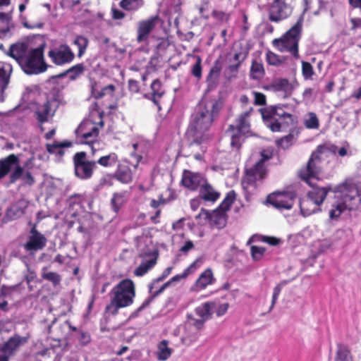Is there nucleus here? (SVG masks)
Instances as JSON below:
<instances>
[{
	"label": "nucleus",
	"mask_w": 361,
	"mask_h": 361,
	"mask_svg": "<svg viewBox=\"0 0 361 361\" xmlns=\"http://www.w3.org/2000/svg\"><path fill=\"white\" fill-rule=\"evenodd\" d=\"M221 99H212L204 104H200L192 116L188 133L193 137L191 145H202L211 139L207 132L211 128L216 117L223 108Z\"/></svg>",
	"instance_id": "f257e3e1"
},
{
	"label": "nucleus",
	"mask_w": 361,
	"mask_h": 361,
	"mask_svg": "<svg viewBox=\"0 0 361 361\" xmlns=\"http://www.w3.org/2000/svg\"><path fill=\"white\" fill-rule=\"evenodd\" d=\"M285 107L286 105L279 104L259 109L263 123L271 132H281L283 128L297 125V116L286 112Z\"/></svg>",
	"instance_id": "f03ea898"
},
{
	"label": "nucleus",
	"mask_w": 361,
	"mask_h": 361,
	"mask_svg": "<svg viewBox=\"0 0 361 361\" xmlns=\"http://www.w3.org/2000/svg\"><path fill=\"white\" fill-rule=\"evenodd\" d=\"M111 300L106 306L105 312L111 315H116L119 309L130 306L135 297L134 282L129 279L121 280L110 291Z\"/></svg>",
	"instance_id": "7ed1b4c3"
},
{
	"label": "nucleus",
	"mask_w": 361,
	"mask_h": 361,
	"mask_svg": "<svg viewBox=\"0 0 361 361\" xmlns=\"http://www.w3.org/2000/svg\"><path fill=\"white\" fill-rule=\"evenodd\" d=\"M333 192L338 194L337 197L340 202L329 211L331 219L338 217L346 209H354L360 202L357 187L352 183L345 181L337 185Z\"/></svg>",
	"instance_id": "20e7f679"
},
{
	"label": "nucleus",
	"mask_w": 361,
	"mask_h": 361,
	"mask_svg": "<svg viewBox=\"0 0 361 361\" xmlns=\"http://www.w3.org/2000/svg\"><path fill=\"white\" fill-rule=\"evenodd\" d=\"M303 29V14H300L296 23L287 30L280 38L274 39L272 44L280 52H288L298 59L299 54V42Z\"/></svg>",
	"instance_id": "39448f33"
},
{
	"label": "nucleus",
	"mask_w": 361,
	"mask_h": 361,
	"mask_svg": "<svg viewBox=\"0 0 361 361\" xmlns=\"http://www.w3.org/2000/svg\"><path fill=\"white\" fill-rule=\"evenodd\" d=\"M254 111L252 107L240 114L235 118L234 123L229 125L226 133L231 137V145L240 149L245 140V136L250 133V115Z\"/></svg>",
	"instance_id": "423d86ee"
},
{
	"label": "nucleus",
	"mask_w": 361,
	"mask_h": 361,
	"mask_svg": "<svg viewBox=\"0 0 361 361\" xmlns=\"http://www.w3.org/2000/svg\"><path fill=\"white\" fill-rule=\"evenodd\" d=\"M326 148L325 145H320L317 146L316 150L311 154L306 165L302 167L298 172V177L309 185H311L310 180L312 178L317 179L321 173L322 168L320 164L322 159L320 155L324 152Z\"/></svg>",
	"instance_id": "0eeeda50"
},
{
	"label": "nucleus",
	"mask_w": 361,
	"mask_h": 361,
	"mask_svg": "<svg viewBox=\"0 0 361 361\" xmlns=\"http://www.w3.org/2000/svg\"><path fill=\"white\" fill-rule=\"evenodd\" d=\"M44 46L42 45L28 51L20 65V68L25 73L39 74L47 69V65L44 59Z\"/></svg>",
	"instance_id": "6e6552de"
},
{
	"label": "nucleus",
	"mask_w": 361,
	"mask_h": 361,
	"mask_svg": "<svg viewBox=\"0 0 361 361\" xmlns=\"http://www.w3.org/2000/svg\"><path fill=\"white\" fill-rule=\"evenodd\" d=\"M75 176L82 180H89L93 176L97 169L94 160H88L85 152H78L73 157Z\"/></svg>",
	"instance_id": "1a4fd4ad"
},
{
	"label": "nucleus",
	"mask_w": 361,
	"mask_h": 361,
	"mask_svg": "<svg viewBox=\"0 0 361 361\" xmlns=\"http://www.w3.org/2000/svg\"><path fill=\"white\" fill-rule=\"evenodd\" d=\"M293 0H273L267 6L268 19L279 23L288 18L293 11Z\"/></svg>",
	"instance_id": "9d476101"
},
{
	"label": "nucleus",
	"mask_w": 361,
	"mask_h": 361,
	"mask_svg": "<svg viewBox=\"0 0 361 361\" xmlns=\"http://www.w3.org/2000/svg\"><path fill=\"white\" fill-rule=\"evenodd\" d=\"M296 198L293 191H275L267 195L266 202L273 207L279 209H290Z\"/></svg>",
	"instance_id": "9b49d317"
},
{
	"label": "nucleus",
	"mask_w": 361,
	"mask_h": 361,
	"mask_svg": "<svg viewBox=\"0 0 361 361\" xmlns=\"http://www.w3.org/2000/svg\"><path fill=\"white\" fill-rule=\"evenodd\" d=\"M161 21L159 15L152 16L137 22L136 28V41L143 43L148 41L151 33Z\"/></svg>",
	"instance_id": "f8f14e48"
},
{
	"label": "nucleus",
	"mask_w": 361,
	"mask_h": 361,
	"mask_svg": "<svg viewBox=\"0 0 361 361\" xmlns=\"http://www.w3.org/2000/svg\"><path fill=\"white\" fill-rule=\"evenodd\" d=\"M48 56L56 66H63L73 61L75 56L67 44H61L48 52Z\"/></svg>",
	"instance_id": "ddd939ff"
},
{
	"label": "nucleus",
	"mask_w": 361,
	"mask_h": 361,
	"mask_svg": "<svg viewBox=\"0 0 361 361\" xmlns=\"http://www.w3.org/2000/svg\"><path fill=\"white\" fill-rule=\"evenodd\" d=\"M47 243L46 236L37 229L35 224L29 231L27 240L23 245V248L30 255H35L37 252L43 250Z\"/></svg>",
	"instance_id": "4468645a"
},
{
	"label": "nucleus",
	"mask_w": 361,
	"mask_h": 361,
	"mask_svg": "<svg viewBox=\"0 0 361 361\" xmlns=\"http://www.w3.org/2000/svg\"><path fill=\"white\" fill-rule=\"evenodd\" d=\"M59 105L60 101L57 96L47 98L46 102L35 112L38 122L41 124L47 122L49 118L54 116Z\"/></svg>",
	"instance_id": "2eb2a0df"
},
{
	"label": "nucleus",
	"mask_w": 361,
	"mask_h": 361,
	"mask_svg": "<svg viewBox=\"0 0 361 361\" xmlns=\"http://www.w3.org/2000/svg\"><path fill=\"white\" fill-rule=\"evenodd\" d=\"M267 174V169L265 166H261L259 164H255L252 167L246 169L245 175L243 178V184L244 188L248 186H257V181L264 180Z\"/></svg>",
	"instance_id": "dca6fc26"
},
{
	"label": "nucleus",
	"mask_w": 361,
	"mask_h": 361,
	"mask_svg": "<svg viewBox=\"0 0 361 361\" xmlns=\"http://www.w3.org/2000/svg\"><path fill=\"white\" fill-rule=\"evenodd\" d=\"M171 270L172 267H167L164 270L161 276H159L157 279H154L149 285V291L151 293V295L146 298L145 301L142 303V305L137 308L138 312L142 311L145 307H147L155 297H157L158 295L162 293L166 289V288H167L169 286L171 281H168L164 283L159 289L154 290L156 284L166 279L171 274Z\"/></svg>",
	"instance_id": "f3484780"
},
{
	"label": "nucleus",
	"mask_w": 361,
	"mask_h": 361,
	"mask_svg": "<svg viewBox=\"0 0 361 361\" xmlns=\"http://www.w3.org/2000/svg\"><path fill=\"white\" fill-rule=\"evenodd\" d=\"M77 133L82 143L90 145L97 142L99 137V128L94 123L86 121L79 126Z\"/></svg>",
	"instance_id": "a211bd4d"
},
{
	"label": "nucleus",
	"mask_w": 361,
	"mask_h": 361,
	"mask_svg": "<svg viewBox=\"0 0 361 361\" xmlns=\"http://www.w3.org/2000/svg\"><path fill=\"white\" fill-rule=\"evenodd\" d=\"M13 171L10 173L9 183H15L19 179H21L23 185L32 186L35 182V178L30 171H25L24 167L20 165V161L15 164Z\"/></svg>",
	"instance_id": "6ab92c4d"
},
{
	"label": "nucleus",
	"mask_w": 361,
	"mask_h": 361,
	"mask_svg": "<svg viewBox=\"0 0 361 361\" xmlns=\"http://www.w3.org/2000/svg\"><path fill=\"white\" fill-rule=\"evenodd\" d=\"M27 342V338L18 334L11 336L3 344H0V353L12 356L20 345Z\"/></svg>",
	"instance_id": "aec40b11"
},
{
	"label": "nucleus",
	"mask_w": 361,
	"mask_h": 361,
	"mask_svg": "<svg viewBox=\"0 0 361 361\" xmlns=\"http://www.w3.org/2000/svg\"><path fill=\"white\" fill-rule=\"evenodd\" d=\"M114 176L123 184H128L133 181V172L128 161L124 160L117 165Z\"/></svg>",
	"instance_id": "412c9836"
},
{
	"label": "nucleus",
	"mask_w": 361,
	"mask_h": 361,
	"mask_svg": "<svg viewBox=\"0 0 361 361\" xmlns=\"http://www.w3.org/2000/svg\"><path fill=\"white\" fill-rule=\"evenodd\" d=\"M203 180V177L200 173L185 170L183 173L181 183L190 190H196Z\"/></svg>",
	"instance_id": "4be33fe9"
},
{
	"label": "nucleus",
	"mask_w": 361,
	"mask_h": 361,
	"mask_svg": "<svg viewBox=\"0 0 361 361\" xmlns=\"http://www.w3.org/2000/svg\"><path fill=\"white\" fill-rule=\"evenodd\" d=\"M151 93H146L144 97L151 100L156 106L159 105V101L165 94V90L161 81L157 78L152 81L150 85Z\"/></svg>",
	"instance_id": "5701e85b"
},
{
	"label": "nucleus",
	"mask_w": 361,
	"mask_h": 361,
	"mask_svg": "<svg viewBox=\"0 0 361 361\" xmlns=\"http://www.w3.org/2000/svg\"><path fill=\"white\" fill-rule=\"evenodd\" d=\"M28 51L27 44L20 42L11 44L7 54L15 59L20 66Z\"/></svg>",
	"instance_id": "b1692460"
},
{
	"label": "nucleus",
	"mask_w": 361,
	"mask_h": 361,
	"mask_svg": "<svg viewBox=\"0 0 361 361\" xmlns=\"http://www.w3.org/2000/svg\"><path fill=\"white\" fill-rule=\"evenodd\" d=\"M222 70V64L219 60L214 61L206 78V83L209 90L216 87Z\"/></svg>",
	"instance_id": "393cba45"
},
{
	"label": "nucleus",
	"mask_w": 361,
	"mask_h": 361,
	"mask_svg": "<svg viewBox=\"0 0 361 361\" xmlns=\"http://www.w3.org/2000/svg\"><path fill=\"white\" fill-rule=\"evenodd\" d=\"M216 281L212 270L209 268L205 269L195 281L193 289L200 291L205 289L208 286L212 285Z\"/></svg>",
	"instance_id": "a878e982"
},
{
	"label": "nucleus",
	"mask_w": 361,
	"mask_h": 361,
	"mask_svg": "<svg viewBox=\"0 0 361 361\" xmlns=\"http://www.w3.org/2000/svg\"><path fill=\"white\" fill-rule=\"evenodd\" d=\"M18 162L19 157L15 154H11L0 159V180L6 176Z\"/></svg>",
	"instance_id": "bb28decb"
},
{
	"label": "nucleus",
	"mask_w": 361,
	"mask_h": 361,
	"mask_svg": "<svg viewBox=\"0 0 361 361\" xmlns=\"http://www.w3.org/2000/svg\"><path fill=\"white\" fill-rule=\"evenodd\" d=\"M300 208L304 216H308L321 211L320 206L318 203L314 202L312 199L307 195L300 200Z\"/></svg>",
	"instance_id": "cd10ccee"
},
{
	"label": "nucleus",
	"mask_w": 361,
	"mask_h": 361,
	"mask_svg": "<svg viewBox=\"0 0 361 361\" xmlns=\"http://www.w3.org/2000/svg\"><path fill=\"white\" fill-rule=\"evenodd\" d=\"M310 185L312 186V188L307 192V196L321 206L326 199L328 192L332 190L331 187H314L312 184Z\"/></svg>",
	"instance_id": "c85d7f7f"
},
{
	"label": "nucleus",
	"mask_w": 361,
	"mask_h": 361,
	"mask_svg": "<svg viewBox=\"0 0 361 361\" xmlns=\"http://www.w3.org/2000/svg\"><path fill=\"white\" fill-rule=\"evenodd\" d=\"M200 197L205 202H214L219 198L220 192L206 182L200 188Z\"/></svg>",
	"instance_id": "c756f323"
},
{
	"label": "nucleus",
	"mask_w": 361,
	"mask_h": 361,
	"mask_svg": "<svg viewBox=\"0 0 361 361\" xmlns=\"http://www.w3.org/2000/svg\"><path fill=\"white\" fill-rule=\"evenodd\" d=\"M12 66L6 62L0 61V90L4 92L7 87L12 73Z\"/></svg>",
	"instance_id": "7c9ffc66"
},
{
	"label": "nucleus",
	"mask_w": 361,
	"mask_h": 361,
	"mask_svg": "<svg viewBox=\"0 0 361 361\" xmlns=\"http://www.w3.org/2000/svg\"><path fill=\"white\" fill-rule=\"evenodd\" d=\"M128 192L121 191L114 192L110 201L112 210L118 213L121 208L127 202Z\"/></svg>",
	"instance_id": "2f4dec72"
},
{
	"label": "nucleus",
	"mask_w": 361,
	"mask_h": 361,
	"mask_svg": "<svg viewBox=\"0 0 361 361\" xmlns=\"http://www.w3.org/2000/svg\"><path fill=\"white\" fill-rule=\"evenodd\" d=\"M214 302H207L195 308V313L200 318L208 320L212 314V310L215 308Z\"/></svg>",
	"instance_id": "473e14b6"
},
{
	"label": "nucleus",
	"mask_w": 361,
	"mask_h": 361,
	"mask_svg": "<svg viewBox=\"0 0 361 361\" xmlns=\"http://www.w3.org/2000/svg\"><path fill=\"white\" fill-rule=\"evenodd\" d=\"M114 174L109 173H103L97 180L94 190L100 191L105 188L112 187L114 185Z\"/></svg>",
	"instance_id": "72a5a7b5"
},
{
	"label": "nucleus",
	"mask_w": 361,
	"mask_h": 361,
	"mask_svg": "<svg viewBox=\"0 0 361 361\" xmlns=\"http://www.w3.org/2000/svg\"><path fill=\"white\" fill-rule=\"evenodd\" d=\"M71 146V143L69 141L57 142L55 141L53 144H47L46 149L49 154H56L59 156L64 154V147H69Z\"/></svg>",
	"instance_id": "f704fd0d"
},
{
	"label": "nucleus",
	"mask_w": 361,
	"mask_h": 361,
	"mask_svg": "<svg viewBox=\"0 0 361 361\" xmlns=\"http://www.w3.org/2000/svg\"><path fill=\"white\" fill-rule=\"evenodd\" d=\"M118 162V157L115 152H111L99 157L95 161L96 165L99 164L104 168L114 166Z\"/></svg>",
	"instance_id": "c9c22d12"
},
{
	"label": "nucleus",
	"mask_w": 361,
	"mask_h": 361,
	"mask_svg": "<svg viewBox=\"0 0 361 361\" xmlns=\"http://www.w3.org/2000/svg\"><path fill=\"white\" fill-rule=\"evenodd\" d=\"M85 202V195L81 193H75L68 197L66 200L67 205L71 209H78L82 207Z\"/></svg>",
	"instance_id": "e433bc0d"
},
{
	"label": "nucleus",
	"mask_w": 361,
	"mask_h": 361,
	"mask_svg": "<svg viewBox=\"0 0 361 361\" xmlns=\"http://www.w3.org/2000/svg\"><path fill=\"white\" fill-rule=\"evenodd\" d=\"M264 75L265 70L263 64L261 62L257 61V60H253L252 61L250 71V78L256 80H259L264 77Z\"/></svg>",
	"instance_id": "4c0bfd02"
},
{
	"label": "nucleus",
	"mask_w": 361,
	"mask_h": 361,
	"mask_svg": "<svg viewBox=\"0 0 361 361\" xmlns=\"http://www.w3.org/2000/svg\"><path fill=\"white\" fill-rule=\"evenodd\" d=\"M119 6L126 11L135 12L144 5V0H121Z\"/></svg>",
	"instance_id": "58836bf2"
},
{
	"label": "nucleus",
	"mask_w": 361,
	"mask_h": 361,
	"mask_svg": "<svg viewBox=\"0 0 361 361\" xmlns=\"http://www.w3.org/2000/svg\"><path fill=\"white\" fill-rule=\"evenodd\" d=\"M168 344L169 341L166 340H163L158 344L157 356L159 360L165 361L171 357L173 350L168 347Z\"/></svg>",
	"instance_id": "ea45409f"
},
{
	"label": "nucleus",
	"mask_w": 361,
	"mask_h": 361,
	"mask_svg": "<svg viewBox=\"0 0 361 361\" xmlns=\"http://www.w3.org/2000/svg\"><path fill=\"white\" fill-rule=\"evenodd\" d=\"M89 39L83 35H76L73 44L77 46L78 49V57L81 58L86 52V50L89 45Z\"/></svg>",
	"instance_id": "a19ab883"
},
{
	"label": "nucleus",
	"mask_w": 361,
	"mask_h": 361,
	"mask_svg": "<svg viewBox=\"0 0 361 361\" xmlns=\"http://www.w3.org/2000/svg\"><path fill=\"white\" fill-rule=\"evenodd\" d=\"M157 264V257L142 262L134 271L137 276H142Z\"/></svg>",
	"instance_id": "79ce46f5"
},
{
	"label": "nucleus",
	"mask_w": 361,
	"mask_h": 361,
	"mask_svg": "<svg viewBox=\"0 0 361 361\" xmlns=\"http://www.w3.org/2000/svg\"><path fill=\"white\" fill-rule=\"evenodd\" d=\"M236 198V193L235 192L232 190H230L220 204V205L218 207L219 210H221L223 212H226L228 211L231 207V205L233 204L234 201Z\"/></svg>",
	"instance_id": "37998d69"
},
{
	"label": "nucleus",
	"mask_w": 361,
	"mask_h": 361,
	"mask_svg": "<svg viewBox=\"0 0 361 361\" xmlns=\"http://www.w3.org/2000/svg\"><path fill=\"white\" fill-rule=\"evenodd\" d=\"M335 361H353L350 350L343 344H338Z\"/></svg>",
	"instance_id": "c03bdc74"
},
{
	"label": "nucleus",
	"mask_w": 361,
	"mask_h": 361,
	"mask_svg": "<svg viewBox=\"0 0 361 361\" xmlns=\"http://www.w3.org/2000/svg\"><path fill=\"white\" fill-rule=\"evenodd\" d=\"M286 60V56H279L271 51H268L266 54V61L270 66H279L284 63Z\"/></svg>",
	"instance_id": "a18cd8bd"
},
{
	"label": "nucleus",
	"mask_w": 361,
	"mask_h": 361,
	"mask_svg": "<svg viewBox=\"0 0 361 361\" xmlns=\"http://www.w3.org/2000/svg\"><path fill=\"white\" fill-rule=\"evenodd\" d=\"M46 271L47 267H43L42 271V278L44 280L51 282L54 286L59 285L61 281V275L56 272Z\"/></svg>",
	"instance_id": "49530a36"
},
{
	"label": "nucleus",
	"mask_w": 361,
	"mask_h": 361,
	"mask_svg": "<svg viewBox=\"0 0 361 361\" xmlns=\"http://www.w3.org/2000/svg\"><path fill=\"white\" fill-rule=\"evenodd\" d=\"M198 261L199 259L194 261L192 264H190L189 267L184 269L182 274L173 276L169 281H178L188 277L190 274H193L199 267V265L197 264Z\"/></svg>",
	"instance_id": "de8ad7c7"
},
{
	"label": "nucleus",
	"mask_w": 361,
	"mask_h": 361,
	"mask_svg": "<svg viewBox=\"0 0 361 361\" xmlns=\"http://www.w3.org/2000/svg\"><path fill=\"white\" fill-rule=\"evenodd\" d=\"M294 135L289 133L287 135L283 136L275 141V145L278 148L283 149H288L293 144Z\"/></svg>",
	"instance_id": "09e8293b"
},
{
	"label": "nucleus",
	"mask_w": 361,
	"mask_h": 361,
	"mask_svg": "<svg viewBox=\"0 0 361 361\" xmlns=\"http://www.w3.org/2000/svg\"><path fill=\"white\" fill-rule=\"evenodd\" d=\"M290 86V83L286 78H278L274 80L271 87L275 92H286Z\"/></svg>",
	"instance_id": "8fccbe9b"
},
{
	"label": "nucleus",
	"mask_w": 361,
	"mask_h": 361,
	"mask_svg": "<svg viewBox=\"0 0 361 361\" xmlns=\"http://www.w3.org/2000/svg\"><path fill=\"white\" fill-rule=\"evenodd\" d=\"M196 61L191 66L190 74L195 77L197 80H200L202 77V59L200 56H195Z\"/></svg>",
	"instance_id": "3c124183"
},
{
	"label": "nucleus",
	"mask_w": 361,
	"mask_h": 361,
	"mask_svg": "<svg viewBox=\"0 0 361 361\" xmlns=\"http://www.w3.org/2000/svg\"><path fill=\"white\" fill-rule=\"evenodd\" d=\"M85 70V67L83 63H78L66 71V73L70 75V79L74 80L77 79L80 75H82Z\"/></svg>",
	"instance_id": "603ef678"
},
{
	"label": "nucleus",
	"mask_w": 361,
	"mask_h": 361,
	"mask_svg": "<svg viewBox=\"0 0 361 361\" xmlns=\"http://www.w3.org/2000/svg\"><path fill=\"white\" fill-rule=\"evenodd\" d=\"M302 75L305 80H312V76L314 75V71L312 66L310 62L302 61Z\"/></svg>",
	"instance_id": "864d4df0"
},
{
	"label": "nucleus",
	"mask_w": 361,
	"mask_h": 361,
	"mask_svg": "<svg viewBox=\"0 0 361 361\" xmlns=\"http://www.w3.org/2000/svg\"><path fill=\"white\" fill-rule=\"evenodd\" d=\"M211 219L215 224L222 226L226 224V212H223L218 209L215 210L211 216Z\"/></svg>",
	"instance_id": "5fc2aeb1"
},
{
	"label": "nucleus",
	"mask_w": 361,
	"mask_h": 361,
	"mask_svg": "<svg viewBox=\"0 0 361 361\" xmlns=\"http://www.w3.org/2000/svg\"><path fill=\"white\" fill-rule=\"evenodd\" d=\"M261 158L257 162V164H259L261 166H265V161L270 160L274 157V149L272 148H267L264 149L260 152Z\"/></svg>",
	"instance_id": "6e6d98bb"
},
{
	"label": "nucleus",
	"mask_w": 361,
	"mask_h": 361,
	"mask_svg": "<svg viewBox=\"0 0 361 361\" xmlns=\"http://www.w3.org/2000/svg\"><path fill=\"white\" fill-rule=\"evenodd\" d=\"M266 249L263 247L252 245L250 247L251 256L253 260H260L265 253Z\"/></svg>",
	"instance_id": "4d7b16f0"
},
{
	"label": "nucleus",
	"mask_w": 361,
	"mask_h": 361,
	"mask_svg": "<svg viewBox=\"0 0 361 361\" xmlns=\"http://www.w3.org/2000/svg\"><path fill=\"white\" fill-rule=\"evenodd\" d=\"M116 90L114 85L110 84L104 87L100 91L97 92L94 94L96 99H101L106 94H110L113 96Z\"/></svg>",
	"instance_id": "13d9d810"
},
{
	"label": "nucleus",
	"mask_w": 361,
	"mask_h": 361,
	"mask_svg": "<svg viewBox=\"0 0 361 361\" xmlns=\"http://www.w3.org/2000/svg\"><path fill=\"white\" fill-rule=\"evenodd\" d=\"M305 126L309 129H317L319 128V122L314 113L310 114V117L305 121Z\"/></svg>",
	"instance_id": "bf43d9fd"
},
{
	"label": "nucleus",
	"mask_w": 361,
	"mask_h": 361,
	"mask_svg": "<svg viewBox=\"0 0 361 361\" xmlns=\"http://www.w3.org/2000/svg\"><path fill=\"white\" fill-rule=\"evenodd\" d=\"M212 17L219 21H228L230 19V14L226 13L223 11L214 10L212 13Z\"/></svg>",
	"instance_id": "052dcab7"
},
{
	"label": "nucleus",
	"mask_w": 361,
	"mask_h": 361,
	"mask_svg": "<svg viewBox=\"0 0 361 361\" xmlns=\"http://www.w3.org/2000/svg\"><path fill=\"white\" fill-rule=\"evenodd\" d=\"M255 97L254 103L255 105L263 106L266 105L267 97L266 95L262 92H252Z\"/></svg>",
	"instance_id": "680f3d73"
},
{
	"label": "nucleus",
	"mask_w": 361,
	"mask_h": 361,
	"mask_svg": "<svg viewBox=\"0 0 361 361\" xmlns=\"http://www.w3.org/2000/svg\"><path fill=\"white\" fill-rule=\"evenodd\" d=\"M138 144L135 143L133 145V151L130 153L131 157H133L135 160V163L133 164L134 170H135L142 159V156L138 153H137L136 150L137 149Z\"/></svg>",
	"instance_id": "e2e57ef3"
},
{
	"label": "nucleus",
	"mask_w": 361,
	"mask_h": 361,
	"mask_svg": "<svg viewBox=\"0 0 361 361\" xmlns=\"http://www.w3.org/2000/svg\"><path fill=\"white\" fill-rule=\"evenodd\" d=\"M111 18L114 20H122L125 18L126 13L115 6H112L111 8Z\"/></svg>",
	"instance_id": "0e129e2a"
},
{
	"label": "nucleus",
	"mask_w": 361,
	"mask_h": 361,
	"mask_svg": "<svg viewBox=\"0 0 361 361\" xmlns=\"http://www.w3.org/2000/svg\"><path fill=\"white\" fill-rule=\"evenodd\" d=\"M195 247V245L193 243V242L192 240H187L185 241V243H184V245L183 246L180 247V248L179 249V251L183 253V255H188V253L192 250V249H194Z\"/></svg>",
	"instance_id": "69168bd1"
},
{
	"label": "nucleus",
	"mask_w": 361,
	"mask_h": 361,
	"mask_svg": "<svg viewBox=\"0 0 361 361\" xmlns=\"http://www.w3.org/2000/svg\"><path fill=\"white\" fill-rule=\"evenodd\" d=\"M128 90L130 92L138 93L140 92L139 82L134 79H130L128 82Z\"/></svg>",
	"instance_id": "338daca9"
},
{
	"label": "nucleus",
	"mask_w": 361,
	"mask_h": 361,
	"mask_svg": "<svg viewBox=\"0 0 361 361\" xmlns=\"http://www.w3.org/2000/svg\"><path fill=\"white\" fill-rule=\"evenodd\" d=\"M350 23L351 24L350 30L356 31L358 29H361V18H351Z\"/></svg>",
	"instance_id": "774afa93"
}]
</instances>
